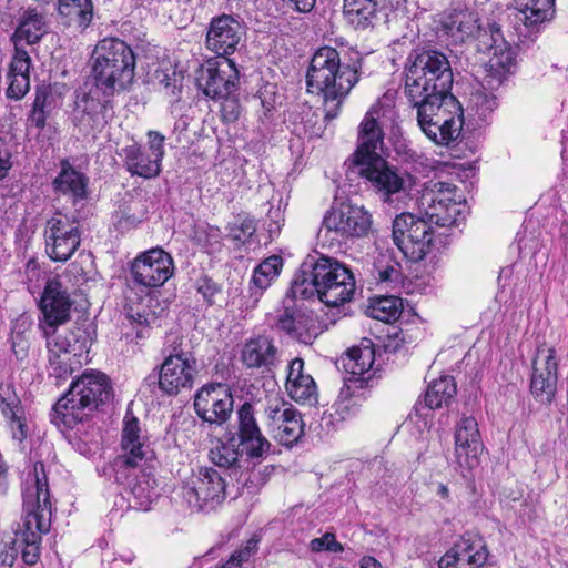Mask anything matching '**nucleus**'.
Here are the masks:
<instances>
[{
  "mask_svg": "<svg viewBox=\"0 0 568 568\" xmlns=\"http://www.w3.org/2000/svg\"><path fill=\"white\" fill-rule=\"evenodd\" d=\"M355 280L348 267L324 255H308L292 281L290 293L303 300L317 296L327 306H339L353 297Z\"/></svg>",
  "mask_w": 568,
  "mask_h": 568,
  "instance_id": "1",
  "label": "nucleus"
},
{
  "mask_svg": "<svg viewBox=\"0 0 568 568\" xmlns=\"http://www.w3.org/2000/svg\"><path fill=\"white\" fill-rule=\"evenodd\" d=\"M361 60L342 62L339 52L332 47L320 48L313 55L306 73L307 91L323 94L325 118L335 119L343 99L359 80Z\"/></svg>",
  "mask_w": 568,
  "mask_h": 568,
  "instance_id": "2",
  "label": "nucleus"
},
{
  "mask_svg": "<svg viewBox=\"0 0 568 568\" xmlns=\"http://www.w3.org/2000/svg\"><path fill=\"white\" fill-rule=\"evenodd\" d=\"M111 397L110 378L100 371L85 369L57 400L50 420L60 430L72 429Z\"/></svg>",
  "mask_w": 568,
  "mask_h": 568,
  "instance_id": "3",
  "label": "nucleus"
},
{
  "mask_svg": "<svg viewBox=\"0 0 568 568\" xmlns=\"http://www.w3.org/2000/svg\"><path fill=\"white\" fill-rule=\"evenodd\" d=\"M23 530L21 556L27 565H34L40 555L42 535L50 530L52 505L43 464L34 466L33 478L23 491Z\"/></svg>",
  "mask_w": 568,
  "mask_h": 568,
  "instance_id": "4",
  "label": "nucleus"
},
{
  "mask_svg": "<svg viewBox=\"0 0 568 568\" xmlns=\"http://www.w3.org/2000/svg\"><path fill=\"white\" fill-rule=\"evenodd\" d=\"M92 59V75L102 95L113 97L133 83L135 54L124 41L118 38L99 41Z\"/></svg>",
  "mask_w": 568,
  "mask_h": 568,
  "instance_id": "5",
  "label": "nucleus"
},
{
  "mask_svg": "<svg viewBox=\"0 0 568 568\" xmlns=\"http://www.w3.org/2000/svg\"><path fill=\"white\" fill-rule=\"evenodd\" d=\"M237 445L235 437L227 440L217 439L209 454L210 460L220 468L226 469L230 476L239 473L240 450L237 446L252 459L264 458L271 448V443L263 436L254 417V408L248 402H245L237 410Z\"/></svg>",
  "mask_w": 568,
  "mask_h": 568,
  "instance_id": "6",
  "label": "nucleus"
},
{
  "mask_svg": "<svg viewBox=\"0 0 568 568\" xmlns=\"http://www.w3.org/2000/svg\"><path fill=\"white\" fill-rule=\"evenodd\" d=\"M405 68L404 93L419 98L425 93H452L454 74L446 54L425 50L409 59Z\"/></svg>",
  "mask_w": 568,
  "mask_h": 568,
  "instance_id": "7",
  "label": "nucleus"
},
{
  "mask_svg": "<svg viewBox=\"0 0 568 568\" xmlns=\"http://www.w3.org/2000/svg\"><path fill=\"white\" fill-rule=\"evenodd\" d=\"M393 241L412 262L422 261L433 242V226L423 216L402 213L393 221Z\"/></svg>",
  "mask_w": 568,
  "mask_h": 568,
  "instance_id": "8",
  "label": "nucleus"
},
{
  "mask_svg": "<svg viewBox=\"0 0 568 568\" xmlns=\"http://www.w3.org/2000/svg\"><path fill=\"white\" fill-rule=\"evenodd\" d=\"M352 166L371 183V186L385 203H393L394 195L407 193L410 189V175L390 165L383 156L373 158Z\"/></svg>",
  "mask_w": 568,
  "mask_h": 568,
  "instance_id": "9",
  "label": "nucleus"
},
{
  "mask_svg": "<svg viewBox=\"0 0 568 568\" xmlns=\"http://www.w3.org/2000/svg\"><path fill=\"white\" fill-rule=\"evenodd\" d=\"M225 495L224 477L219 470L209 467H202L193 473L182 486L183 499L197 511L214 509L222 504Z\"/></svg>",
  "mask_w": 568,
  "mask_h": 568,
  "instance_id": "10",
  "label": "nucleus"
},
{
  "mask_svg": "<svg viewBox=\"0 0 568 568\" xmlns=\"http://www.w3.org/2000/svg\"><path fill=\"white\" fill-rule=\"evenodd\" d=\"M71 291L69 272L47 282L39 301V307L43 315V324H40V328H45L47 334L53 333L54 328L70 320L73 304Z\"/></svg>",
  "mask_w": 568,
  "mask_h": 568,
  "instance_id": "11",
  "label": "nucleus"
},
{
  "mask_svg": "<svg viewBox=\"0 0 568 568\" xmlns=\"http://www.w3.org/2000/svg\"><path fill=\"white\" fill-rule=\"evenodd\" d=\"M372 223V215L364 206L343 202L325 214L321 232L333 234V239L363 237L368 234Z\"/></svg>",
  "mask_w": 568,
  "mask_h": 568,
  "instance_id": "12",
  "label": "nucleus"
},
{
  "mask_svg": "<svg viewBox=\"0 0 568 568\" xmlns=\"http://www.w3.org/2000/svg\"><path fill=\"white\" fill-rule=\"evenodd\" d=\"M151 456L152 450L141 435L139 419L126 414L123 420L121 454L114 463L116 480H126V471L141 467Z\"/></svg>",
  "mask_w": 568,
  "mask_h": 568,
  "instance_id": "13",
  "label": "nucleus"
},
{
  "mask_svg": "<svg viewBox=\"0 0 568 568\" xmlns=\"http://www.w3.org/2000/svg\"><path fill=\"white\" fill-rule=\"evenodd\" d=\"M266 425L273 437L284 446H292L304 434L301 413L281 397L270 398L265 407Z\"/></svg>",
  "mask_w": 568,
  "mask_h": 568,
  "instance_id": "14",
  "label": "nucleus"
},
{
  "mask_svg": "<svg viewBox=\"0 0 568 568\" xmlns=\"http://www.w3.org/2000/svg\"><path fill=\"white\" fill-rule=\"evenodd\" d=\"M196 82L203 93L212 100L231 95L239 84V70L233 60L211 59L201 65Z\"/></svg>",
  "mask_w": 568,
  "mask_h": 568,
  "instance_id": "15",
  "label": "nucleus"
},
{
  "mask_svg": "<svg viewBox=\"0 0 568 568\" xmlns=\"http://www.w3.org/2000/svg\"><path fill=\"white\" fill-rule=\"evenodd\" d=\"M173 260L162 248L149 250L136 256L130 266V278L140 288L162 286L173 275Z\"/></svg>",
  "mask_w": 568,
  "mask_h": 568,
  "instance_id": "16",
  "label": "nucleus"
},
{
  "mask_svg": "<svg viewBox=\"0 0 568 568\" xmlns=\"http://www.w3.org/2000/svg\"><path fill=\"white\" fill-rule=\"evenodd\" d=\"M44 234L47 254L55 262L68 261L81 243L78 223L60 213L47 221Z\"/></svg>",
  "mask_w": 568,
  "mask_h": 568,
  "instance_id": "17",
  "label": "nucleus"
},
{
  "mask_svg": "<svg viewBox=\"0 0 568 568\" xmlns=\"http://www.w3.org/2000/svg\"><path fill=\"white\" fill-rule=\"evenodd\" d=\"M420 130L435 143L448 145L456 141L463 128V109L456 98H446L443 110L430 114L425 121H417Z\"/></svg>",
  "mask_w": 568,
  "mask_h": 568,
  "instance_id": "18",
  "label": "nucleus"
},
{
  "mask_svg": "<svg viewBox=\"0 0 568 568\" xmlns=\"http://www.w3.org/2000/svg\"><path fill=\"white\" fill-rule=\"evenodd\" d=\"M455 185L446 182H437L432 190L422 194L420 207L429 224L438 226L457 225V216L460 213L459 204L453 199Z\"/></svg>",
  "mask_w": 568,
  "mask_h": 568,
  "instance_id": "19",
  "label": "nucleus"
},
{
  "mask_svg": "<svg viewBox=\"0 0 568 568\" xmlns=\"http://www.w3.org/2000/svg\"><path fill=\"white\" fill-rule=\"evenodd\" d=\"M193 406L203 422L222 425L233 412L231 389L222 383L204 385L196 392Z\"/></svg>",
  "mask_w": 568,
  "mask_h": 568,
  "instance_id": "20",
  "label": "nucleus"
},
{
  "mask_svg": "<svg viewBox=\"0 0 568 568\" xmlns=\"http://www.w3.org/2000/svg\"><path fill=\"white\" fill-rule=\"evenodd\" d=\"M491 43L488 49L493 51L487 63V74L484 79V89L495 90L503 84L514 72L517 59V49L504 39L500 28L496 24L489 27Z\"/></svg>",
  "mask_w": 568,
  "mask_h": 568,
  "instance_id": "21",
  "label": "nucleus"
},
{
  "mask_svg": "<svg viewBox=\"0 0 568 568\" xmlns=\"http://www.w3.org/2000/svg\"><path fill=\"white\" fill-rule=\"evenodd\" d=\"M290 291L284 300L283 310L276 317L275 326L303 344H312L318 335L316 316L313 312L298 307Z\"/></svg>",
  "mask_w": 568,
  "mask_h": 568,
  "instance_id": "22",
  "label": "nucleus"
},
{
  "mask_svg": "<svg viewBox=\"0 0 568 568\" xmlns=\"http://www.w3.org/2000/svg\"><path fill=\"white\" fill-rule=\"evenodd\" d=\"M382 116L384 111L378 104L365 113L358 126L357 148L349 160L351 165L382 156L379 151L383 150L385 136Z\"/></svg>",
  "mask_w": 568,
  "mask_h": 568,
  "instance_id": "23",
  "label": "nucleus"
},
{
  "mask_svg": "<svg viewBox=\"0 0 568 568\" xmlns=\"http://www.w3.org/2000/svg\"><path fill=\"white\" fill-rule=\"evenodd\" d=\"M558 363L555 351L539 347L532 362L530 392L540 403H550L555 397L558 382Z\"/></svg>",
  "mask_w": 568,
  "mask_h": 568,
  "instance_id": "24",
  "label": "nucleus"
},
{
  "mask_svg": "<svg viewBox=\"0 0 568 568\" xmlns=\"http://www.w3.org/2000/svg\"><path fill=\"white\" fill-rule=\"evenodd\" d=\"M243 36L241 22L230 14H221L211 20L205 45L221 59L234 53Z\"/></svg>",
  "mask_w": 568,
  "mask_h": 568,
  "instance_id": "25",
  "label": "nucleus"
},
{
  "mask_svg": "<svg viewBox=\"0 0 568 568\" xmlns=\"http://www.w3.org/2000/svg\"><path fill=\"white\" fill-rule=\"evenodd\" d=\"M41 331L47 339L49 375L59 383L73 372L74 355L71 349L72 341H74L73 333L70 331L59 332L58 328L50 334H47L45 328Z\"/></svg>",
  "mask_w": 568,
  "mask_h": 568,
  "instance_id": "26",
  "label": "nucleus"
},
{
  "mask_svg": "<svg viewBox=\"0 0 568 568\" xmlns=\"http://www.w3.org/2000/svg\"><path fill=\"white\" fill-rule=\"evenodd\" d=\"M101 89L97 85L89 91L80 89L75 99V112L81 113L79 122L84 128H90L94 131L101 132L109 122V112L112 109L110 98L103 95Z\"/></svg>",
  "mask_w": 568,
  "mask_h": 568,
  "instance_id": "27",
  "label": "nucleus"
},
{
  "mask_svg": "<svg viewBox=\"0 0 568 568\" xmlns=\"http://www.w3.org/2000/svg\"><path fill=\"white\" fill-rule=\"evenodd\" d=\"M484 449L478 424L474 417H464L455 432L456 462L462 468L473 469L479 465Z\"/></svg>",
  "mask_w": 568,
  "mask_h": 568,
  "instance_id": "28",
  "label": "nucleus"
},
{
  "mask_svg": "<svg viewBox=\"0 0 568 568\" xmlns=\"http://www.w3.org/2000/svg\"><path fill=\"white\" fill-rule=\"evenodd\" d=\"M197 373V361L164 358L159 369V387L168 395H176L193 387Z\"/></svg>",
  "mask_w": 568,
  "mask_h": 568,
  "instance_id": "29",
  "label": "nucleus"
},
{
  "mask_svg": "<svg viewBox=\"0 0 568 568\" xmlns=\"http://www.w3.org/2000/svg\"><path fill=\"white\" fill-rule=\"evenodd\" d=\"M488 558V550L480 538L458 540L439 560V568H481Z\"/></svg>",
  "mask_w": 568,
  "mask_h": 568,
  "instance_id": "30",
  "label": "nucleus"
},
{
  "mask_svg": "<svg viewBox=\"0 0 568 568\" xmlns=\"http://www.w3.org/2000/svg\"><path fill=\"white\" fill-rule=\"evenodd\" d=\"M439 23L443 36L452 44L466 43L481 36L478 16L469 10H453L444 13Z\"/></svg>",
  "mask_w": 568,
  "mask_h": 568,
  "instance_id": "31",
  "label": "nucleus"
},
{
  "mask_svg": "<svg viewBox=\"0 0 568 568\" xmlns=\"http://www.w3.org/2000/svg\"><path fill=\"white\" fill-rule=\"evenodd\" d=\"M241 359L248 368L272 372L278 363V349L272 338L265 335L248 339L241 352Z\"/></svg>",
  "mask_w": 568,
  "mask_h": 568,
  "instance_id": "32",
  "label": "nucleus"
},
{
  "mask_svg": "<svg viewBox=\"0 0 568 568\" xmlns=\"http://www.w3.org/2000/svg\"><path fill=\"white\" fill-rule=\"evenodd\" d=\"M30 53L17 43L12 61L10 63L7 89V97L13 100H21L30 89Z\"/></svg>",
  "mask_w": 568,
  "mask_h": 568,
  "instance_id": "33",
  "label": "nucleus"
},
{
  "mask_svg": "<svg viewBox=\"0 0 568 568\" xmlns=\"http://www.w3.org/2000/svg\"><path fill=\"white\" fill-rule=\"evenodd\" d=\"M118 154L122 158L123 165L131 175L152 179L161 172V164L135 142L123 146Z\"/></svg>",
  "mask_w": 568,
  "mask_h": 568,
  "instance_id": "34",
  "label": "nucleus"
},
{
  "mask_svg": "<svg viewBox=\"0 0 568 568\" xmlns=\"http://www.w3.org/2000/svg\"><path fill=\"white\" fill-rule=\"evenodd\" d=\"M282 266V257L272 255L254 268L248 285V298L252 307L256 306L264 292L278 277Z\"/></svg>",
  "mask_w": 568,
  "mask_h": 568,
  "instance_id": "35",
  "label": "nucleus"
},
{
  "mask_svg": "<svg viewBox=\"0 0 568 568\" xmlns=\"http://www.w3.org/2000/svg\"><path fill=\"white\" fill-rule=\"evenodd\" d=\"M303 359L295 358L291 362L285 387L293 400L311 403L316 399V384L311 375L303 373Z\"/></svg>",
  "mask_w": 568,
  "mask_h": 568,
  "instance_id": "36",
  "label": "nucleus"
},
{
  "mask_svg": "<svg viewBox=\"0 0 568 568\" xmlns=\"http://www.w3.org/2000/svg\"><path fill=\"white\" fill-rule=\"evenodd\" d=\"M374 362L375 349L373 342L368 338L362 339L358 346L349 348L341 358L343 368L354 377L369 372Z\"/></svg>",
  "mask_w": 568,
  "mask_h": 568,
  "instance_id": "37",
  "label": "nucleus"
},
{
  "mask_svg": "<svg viewBox=\"0 0 568 568\" xmlns=\"http://www.w3.org/2000/svg\"><path fill=\"white\" fill-rule=\"evenodd\" d=\"M48 32L45 17L36 9H28L21 17L19 27L16 30V44L26 41L27 44H34Z\"/></svg>",
  "mask_w": 568,
  "mask_h": 568,
  "instance_id": "38",
  "label": "nucleus"
},
{
  "mask_svg": "<svg viewBox=\"0 0 568 568\" xmlns=\"http://www.w3.org/2000/svg\"><path fill=\"white\" fill-rule=\"evenodd\" d=\"M55 191L71 194L75 200H82L87 195V182L83 174L72 168L69 162L61 163V171L53 181Z\"/></svg>",
  "mask_w": 568,
  "mask_h": 568,
  "instance_id": "39",
  "label": "nucleus"
},
{
  "mask_svg": "<svg viewBox=\"0 0 568 568\" xmlns=\"http://www.w3.org/2000/svg\"><path fill=\"white\" fill-rule=\"evenodd\" d=\"M378 0H344V14L355 29H366L376 18Z\"/></svg>",
  "mask_w": 568,
  "mask_h": 568,
  "instance_id": "40",
  "label": "nucleus"
},
{
  "mask_svg": "<svg viewBox=\"0 0 568 568\" xmlns=\"http://www.w3.org/2000/svg\"><path fill=\"white\" fill-rule=\"evenodd\" d=\"M457 393L456 383L452 376H442L434 381L425 394V404L430 409L448 406Z\"/></svg>",
  "mask_w": 568,
  "mask_h": 568,
  "instance_id": "41",
  "label": "nucleus"
},
{
  "mask_svg": "<svg viewBox=\"0 0 568 568\" xmlns=\"http://www.w3.org/2000/svg\"><path fill=\"white\" fill-rule=\"evenodd\" d=\"M58 11L60 16L79 27H88L93 17L91 0H59Z\"/></svg>",
  "mask_w": 568,
  "mask_h": 568,
  "instance_id": "42",
  "label": "nucleus"
},
{
  "mask_svg": "<svg viewBox=\"0 0 568 568\" xmlns=\"http://www.w3.org/2000/svg\"><path fill=\"white\" fill-rule=\"evenodd\" d=\"M555 0H529L521 10L520 18L526 27L535 28L552 18Z\"/></svg>",
  "mask_w": 568,
  "mask_h": 568,
  "instance_id": "43",
  "label": "nucleus"
},
{
  "mask_svg": "<svg viewBox=\"0 0 568 568\" xmlns=\"http://www.w3.org/2000/svg\"><path fill=\"white\" fill-rule=\"evenodd\" d=\"M403 301L397 296H381L369 306V314L373 318L389 323L396 321L402 313Z\"/></svg>",
  "mask_w": 568,
  "mask_h": 568,
  "instance_id": "44",
  "label": "nucleus"
},
{
  "mask_svg": "<svg viewBox=\"0 0 568 568\" xmlns=\"http://www.w3.org/2000/svg\"><path fill=\"white\" fill-rule=\"evenodd\" d=\"M408 101L416 108L417 121H425L430 114L437 113L438 110H443L446 103V98H455L452 93H425L419 98L406 97Z\"/></svg>",
  "mask_w": 568,
  "mask_h": 568,
  "instance_id": "45",
  "label": "nucleus"
},
{
  "mask_svg": "<svg viewBox=\"0 0 568 568\" xmlns=\"http://www.w3.org/2000/svg\"><path fill=\"white\" fill-rule=\"evenodd\" d=\"M164 358L178 361L187 359V362L196 361L190 342L178 333H171L165 338L164 348L162 349Z\"/></svg>",
  "mask_w": 568,
  "mask_h": 568,
  "instance_id": "46",
  "label": "nucleus"
},
{
  "mask_svg": "<svg viewBox=\"0 0 568 568\" xmlns=\"http://www.w3.org/2000/svg\"><path fill=\"white\" fill-rule=\"evenodd\" d=\"M23 406L16 387L11 383H0V412L6 416H18Z\"/></svg>",
  "mask_w": 568,
  "mask_h": 568,
  "instance_id": "47",
  "label": "nucleus"
},
{
  "mask_svg": "<svg viewBox=\"0 0 568 568\" xmlns=\"http://www.w3.org/2000/svg\"><path fill=\"white\" fill-rule=\"evenodd\" d=\"M30 323L26 320L18 322L11 335V347L18 359L27 357L30 347Z\"/></svg>",
  "mask_w": 568,
  "mask_h": 568,
  "instance_id": "48",
  "label": "nucleus"
},
{
  "mask_svg": "<svg viewBox=\"0 0 568 568\" xmlns=\"http://www.w3.org/2000/svg\"><path fill=\"white\" fill-rule=\"evenodd\" d=\"M256 231V225L253 219L243 217L229 227V236L236 242L245 243Z\"/></svg>",
  "mask_w": 568,
  "mask_h": 568,
  "instance_id": "49",
  "label": "nucleus"
},
{
  "mask_svg": "<svg viewBox=\"0 0 568 568\" xmlns=\"http://www.w3.org/2000/svg\"><path fill=\"white\" fill-rule=\"evenodd\" d=\"M195 287L207 306L214 305L216 303V296L222 293L221 285L207 276L199 277Z\"/></svg>",
  "mask_w": 568,
  "mask_h": 568,
  "instance_id": "50",
  "label": "nucleus"
},
{
  "mask_svg": "<svg viewBox=\"0 0 568 568\" xmlns=\"http://www.w3.org/2000/svg\"><path fill=\"white\" fill-rule=\"evenodd\" d=\"M470 102L479 116L483 118L497 108V98L493 93H487L481 90L471 94Z\"/></svg>",
  "mask_w": 568,
  "mask_h": 568,
  "instance_id": "51",
  "label": "nucleus"
},
{
  "mask_svg": "<svg viewBox=\"0 0 568 568\" xmlns=\"http://www.w3.org/2000/svg\"><path fill=\"white\" fill-rule=\"evenodd\" d=\"M33 105L51 113L57 105V94L48 85L39 87L37 88Z\"/></svg>",
  "mask_w": 568,
  "mask_h": 568,
  "instance_id": "52",
  "label": "nucleus"
},
{
  "mask_svg": "<svg viewBox=\"0 0 568 568\" xmlns=\"http://www.w3.org/2000/svg\"><path fill=\"white\" fill-rule=\"evenodd\" d=\"M310 548L314 552L323 550L342 552L344 550L343 545L336 540L335 535L332 532H325L322 537L314 538L310 544Z\"/></svg>",
  "mask_w": 568,
  "mask_h": 568,
  "instance_id": "53",
  "label": "nucleus"
},
{
  "mask_svg": "<svg viewBox=\"0 0 568 568\" xmlns=\"http://www.w3.org/2000/svg\"><path fill=\"white\" fill-rule=\"evenodd\" d=\"M146 138H148L146 153L152 155V158L161 164L163 156H164V141H165L164 135L158 131L150 130L146 133Z\"/></svg>",
  "mask_w": 568,
  "mask_h": 568,
  "instance_id": "54",
  "label": "nucleus"
},
{
  "mask_svg": "<svg viewBox=\"0 0 568 568\" xmlns=\"http://www.w3.org/2000/svg\"><path fill=\"white\" fill-rule=\"evenodd\" d=\"M221 100H223L221 104V116L223 122H235L241 114V104L237 98H235L232 93L231 95H226Z\"/></svg>",
  "mask_w": 568,
  "mask_h": 568,
  "instance_id": "55",
  "label": "nucleus"
},
{
  "mask_svg": "<svg viewBox=\"0 0 568 568\" xmlns=\"http://www.w3.org/2000/svg\"><path fill=\"white\" fill-rule=\"evenodd\" d=\"M18 416H6L12 433V438L22 443L28 436V427L26 424L24 409L18 413Z\"/></svg>",
  "mask_w": 568,
  "mask_h": 568,
  "instance_id": "56",
  "label": "nucleus"
},
{
  "mask_svg": "<svg viewBox=\"0 0 568 568\" xmlns=\"http://www.w3.org/2000/svg\"><path fill=\"white\" fill-rule=\"evenodd\" d=\"M181 111L182 108L179 100L171 104L170 113L175 119L172 132L175 134H181L187 131L189 128V116L184 115Z\"/></svg>",
  "mask_w": 568,
  "mask_h": 568,
  "instance_id": "57",
  "label": "nucleus"
},
{
  "mask_svg": "<svg viewBox=\"0 0 568 568\" xmlns=\"http://www.w3.org/2000/svg\"><path fill=\"white\" fill-rule=\"evenodd\" d=\"M11 150L8 141L0 136V181L4 179L12 166Z\"/></svg>",
  "mask_w": 568,
  "mask_h": 568,
  "instance_id": "58",
  "label": "nucleus"
},
{
  "mask_svg": "<svg viewBox=\"0 0 568 568\" xmlns=\"http://www.w3.org/2000/svg\"><path fill=\"white\" fill-rule=\"evenodd\" d=\"M156 78L159 84L162 85L166 91V94L176 95V93L180 91L181 83H179L180 81L176 78L174 71H172L171 73L160 72L158 73Z\"/></svg>",
  "mask_w": 568,
  "mask_h": 568,
  "instance_id": "59",
  "label": "nucleus"
},
{
  "mask_svg": "<svg viewBox=\"0 0 568 568\" xmlns=\"http://www.w3.org/2000/svg\"><path fill=\"white\" fill-rule=\"evenodd\" d=\"M260 540L255 537H252L248 539L244 547L240 548L239 550L234 551L232 554L233 557H235L240 565L247 561L256 551H257V545Z\"/></svg>",
  "mask_w": 568,
  "mask_h": 568,
  "instance_id": "60",
  "label": "nucleus"
},
{
  "mask_svg": "<svg viewBox=\"0 0 568 568\" xmlns=\"http://www.w3.org/2000/svg\"><path fill=\"white\" fill-rule=\"evenodd\" d=\"M260 540L255 537H252L248 539L244 547L240 548L239 550L234 551L232 554L233 557H235L240 565L247 561L256 551H257V545Z\"/></svg>",
  "mask_w": 568,
  "mask_h": 568,
  "instance_id": "61",
  "label": "nucleus"
},
{
  "mask_svg": "<svg viewBox=\"0 0 568 568\" xmlns=\"http://www.w3.org/2000/svg\"><path fill=\"white\" fill-rule=\"evenodd\" d=\"M17 557V549L9 544L0 546V568H11Z\"/></svg>",
  "mask_w": 568,
  "mask_h": 568,
  "instance_id": "62",
  "label": "nucleus"
},
{
  "mask_svg": "<svg viewBox=\"0 0 568 568\" xmlns=\"http://www.w3.org/2000/svg\"><path fill=\"white\" fill-rule=\"evenodd\" d=\"M375 267L381 282H393L399 274V270L396 264H387L386 266H379L376 264Z\"/></svg>",
  "mask_w": 568,
  "mask_h": 568,
  "instance_id": "63",
  "label": "nucleus"
},
{
  "mask_svg": "<svg viewBox=\"0 0 568 568\" xmlns=\"http://www.w3.org/2000/svg\"><path fill=\"white\" fill-rule=\"evenodd\" d=\"M49 115H50L49 112L38 109L34 105H32V112L29 115L28 121L30 122L31 125H33L38 129H43L45 126L47 119Z\"/></svg>",
  "mask_w": 568,
  "mask_h": 568,
  "instance_id": "64",
  "label": "nucleus"
}]
</instances>
